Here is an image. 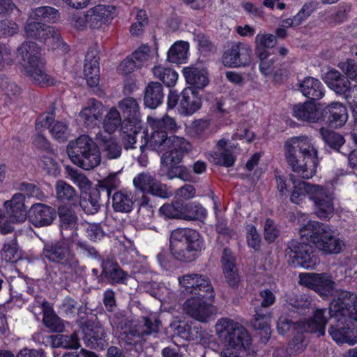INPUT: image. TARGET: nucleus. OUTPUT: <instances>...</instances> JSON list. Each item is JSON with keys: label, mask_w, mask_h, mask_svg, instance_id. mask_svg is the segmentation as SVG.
Masks as SVG:
<instances>
[{"label": "nucleus", "mask_w": 357, "mask_h": 357, "mask_svg": "<svg viewBox=\"0 0 357 357\" xmlns=\"http://www.w3.org/2000/svg\"><path fill=\"white\" fill-rule=\"evenodd\" d=\"M328 316L333 320L328 333L334 341L351 345L357 343V335L350 326L354 321H357L356 294L346 291L338 292L329 310H317L314 317L303 324L304 331L324 335Z\"/></svg>", "instance_id": "f257e3e1"}, {"label": "nucleus", "mask_w": 357, "mask_h": 357, "mask_svg": "<svg viewBox=\"0 0 357 357\" xmlns=\"http://www.w3.org/2000/svg\"><path fill=\"white\" fill-rule=\"evenodd\" d=\"M284 150L287 162L299 176L309 179L315 174L319 160L311 138L305 135L291 137L285 142Z\"/></svg>", "instance_id": "f03ea898"}, {"label": "nucleus", "mask_w": 357, "mask_h": 357, "mask_svg": "<svg viewBox=\"0 0 357 357\" xmlns=\"http://www.w3.org/2000/svg\"><path fill=\"white\" fill-rule=\"evenodd\" d=\"M215 330L223 345L220 357H244L252 340L243 325L229 318H221L217 321Z\"/></svg>", "instance_id": "7ed1b4c3"}, {"label": "nucleus", "mask_w": 357, "mask_h": 357, "mask_svg": "<svg viewBox=\"0 0 357 357\" xmlns=\"http://www.w3.org/2000/svg\"><path fill=\"white\" fill-rule=\"evenodd\" d=\"M301 239L313 243L316 248L324 255L339 254L345 246L335 229L328 225L310 221L299 229Z\"/></svg>", "instance_id": "20e7f679"}, {"label": "nucleus", "mask_w": 357, "mask_h": 357, "mask_svg": "<svg viewBox=\"0 0 357 357\" xmlns=\"http://www.w3.org/2000/svg\"><path fill=\"white\" fill-rule=\"evenodd\" d=\"M204 249V241L197 231L178 228L171 232L169 250L176 260L187 263L194 261Z\"/></svg>", "instance_id": "39448f33"}, {"label": "nucleus", "mask_w": 357, "mask_h": 357, "mask_svg": "<svg viewBox=\"0 0 357 357\" xmlns=\"http://www.w3.org/2000/svg\"><path fill=\"white\" fill-rule=\"evenodd\" d=\"M40 50L33 42L24 43L17 49V56L21 57V65L31 81L39 86L54 85V77L47 73L45 63L39 57Z\"/></svg>", "instance_id": "423d86ee"}, {"label": "nucleus", "mask_w": 357, "mask_h": 357, "mask_svg": "<svg viewBox=\"0 0 357 357\" xmlns=\"http://www.w3.org/2000/svg\"><path fill=\"white\" fill-rule=\"evenodd\" d=\"M67 152L73 163L85 170L93 169L101 162L98 146L87 135H81L70 142Z\"/></svg>", "instance_id": "0eeeda50"}, {"label": "nucleus", "mask_w": 357, "mask_h": 357, "mask_svg": "<svg viewBox=\"0 0 357 357\" xmlns=\"http://www.w3.org/2000/svg\"><path fill=\"white\" fill-rule=\"evenodd\" d=\"M43 253L46 259L59 264L66 273H81L82 268L71 252L68 242L61 241L45 245Z\"/></svg>", "instance_id": "6e6552de"}, {"label": "nucleus", "mask_w": 357, "mask_h": 357, "mask_svg": "<svg viewBox=\"0 0 357 357\" xmlns=\"http://www.w3.org/2000/svg\"><path fill=\"white\" fill-rule=\"evenodd\" d=\"M27 38L38 40L51 49L68 50V46L63 42L60 32L54 26L33 20H28L24 26Z\"/></svg>", "instance_id": "1a4fd4ad"}, {"label": "nucleus", "mask_w": 357, "mask_h": 357, "mask_svg": "<svg viewBox=\"0 0 357 357\" xmlns=\"http://www.w3.org/2000/svg\"><path fill=\"white\" fill-rule=\"evenodd\" d=\"M215 295L192 296L183 304V310L190 317L200 321L208 322L216 314Z\"/></svg>", "instance_id": "9d476101"}, {"label": "nucleus", "mask_w": 357, "mask_h": 357, "mask_svg": "<svg viewBox=\"0 0 357 357\" xmlns=\"http://www.w3.org/2000/svg\"><path fill=\"white\" fill-rule=\"evenodd\" d=\"M310 200L316 208V213L321 219L329 218L333 213L334 196L332 190L325 185L311 184Z\"/></svg>", "instance_id": "9b49d317"}, {"label": "nucleus", "mask_w": 357, "mask_h": 357, "mask_svg": "<svg viewBox=\"0 0 357 357\" xmlns=\"http://www.w3.org/2000/svg\"><path fill=\"white\" fill-rule=\"evenodd\" d=\"M192 151L191 144L185 138L176 135H171L168 149L162 153L161 163L162 165L171 168L178 165L185 155Z\"/></svg>", "instance_id": "f8f14e48"}, {"label": "nucleus", "mask_w": 357, "mask_h": 357, "mask_svg": "<svg viewBox=\"0 0 357 357\" xmlns=\"http://www.w3.org/2000/svg\"><path fill=\"white\" fill-rule=\"evenodd\" d=\"M178 280L186 292L192 294V296L215 295L211 282L206 275L190 273L179 277Z\"/></svg>", "instance_id": "ddd939ff"}, {"label": "nucleus", "mask_w": 357, "mask_h": 357, "mask_svg": "<svg viewBox=\"0 0 357 357\" xmlns=\"http://www.w3.org/2000/svg\"><path fill=\"white\" fill-rule=\"evenodd\" d=\"M137 190L142 192L151 194L160 198H167L172 195L167 186L157 180L148 172L138 174L132 180Z\"/></svg>", "instance_id": "4468645a"}, {"label": "nucleus", "mask_w": 357, "mask_h": 357, "mask_svg": "<svg viewBox=\"0 0 357 357\" xmlns=\"http://www.w3.org/2000/svg\"><path fill=\"white\" fill-rule=\"evenodd\" d=\"M289 248L293 263L305 269H313L318 264L317 257L313 254L310 245L304 243L291 241Z\"/></svg>", "instance_id": "2eb2a0df"}, {"label": "nucleus", "mask_w": 357, "mask_h": 357, "mask_svg": "<svg viewBox=\"0 0 357 357\" xmlns=\"http://www.w3.org/2000/svg\"><path fill=\"white\" fill-rule=\"evenodd\" d=\"M301 284L314 289L322 296L333 295L335 282L326 273L300 274Z\"/></svg>", "instance_id": "dca6fc26"}, {"label": "nucleus", "mask_w": 357, "mask_h": 357, "mask_svg": "<svg viewBox=\"0 0 357 357\" xmlns=\"http://www.w3.org/2000/svg\"><path fill=\"white\" fill-rule=\"evenodd\" d=\"M252 50L244 43H238L233 45L222 56L225 66L240 67L248 65L251 61Z\"/></svg>", "instance_id": "f3484780"}, {"label": "nucleus", "mask_w": 357, "mask_h": 357, "mask_svg": "<svg viewBox=\"0 0 357 357\" xmlns=\"http://www.w3.org/2000/svg\"><path fill=\"white\" fill-rule=\"evenodd\" d=\"M86 11L88 26L91 29H100L114 18L115 8L110 5L98 4Z\"/></svg>", "instance_id": "a211bd4d"}, {"label": "nucleus", "mask_w": 357, "mask_h": 357, "mask_svg": "<svg viewBox=\"0 0 357 357\" xmlns=\"http://www.w3.org/2000/svg\"><path fill=\"white\" fill-rule=\"evenodd\" d=\"M55 218L54 208L43 204H35L29 213V220L35 227H42L50 225Z\"/></svg>", "instance_id": "6ab92c4d"}, {"label": "nucleus", "mask_w": 357, "mask_h": 357, "mask_svg": "<svg viewBox=\"0 0 357 357\" xmlns=\"http://www.w3.org/2000/svg\"><path fill=\"white\" fill-rule=\"evenodd\" d=\"M42 128H49L52 135L57 139L65 140L68 136V126L63 122L54 121L52 113L42 115L37 119L36 130L39 131Z\"/></svg>", "instance_id": "aec40b11"}, {"label": "nucleus", "mask_w": 357, "mask_h": 357, "mask_svg": "<svg viewBox=\"0 0 357 357\" xmlns=\"http://www.w3.org/2000/svg\"><path fill=\"white\" fill-rule=\"evenodd\" d=\"M61 221V232L63 238L75 241L78 227V218L74 211L62 208L59 211Z\"/></svg>", "instance_id": "412c9836"}, {"label": "nucleus", "mask_w": 357, "mask_h": 357, "mask_svg": "<svg viewBox=\"0 0 357 357\" xmlns=\"http://www.w3.org/2000/svg\"><path fill=\"white\" fill-rule=\"evenodd\" d=\"M327 86L337 93L344 94L346 92H354L357 84L351 86L350 81L335 69L328 70L324 77Z\"/></svg>", "instance_id": "4be33fe9"}, {"label": "nucleus", "mask_w": 357, "mask_h": 357, "mask_svg": "<svg viewBox=\"0 0 357 357\" xmlns=\"http://www.w3.org/2000/svg\"><path fill=\"white\" fill-rule=\"evenodd\" d=\"M104 106L96 99H90L86 106L80 111L79 116L85 126L93 128L102 118Z\"/></svg>", "instance_id": "5701e85b"}, {"label": "nucleus", "mask_w": 357, "mask_h": 357, "mask_svg": "<svg viewBox=\"0 0 357 357\" xmlns=\"http://www.w3.org/2000/svg\"><path fill=\"white\" fill-rule=\"evenodd\" d=\"M84 333V341L87 347L94 349H102L106 345L105 332L101 326L93 328L89 323L82 327Z\"/></svg>", "instance_id": "b1692460"}, {"label": "nucleus", "mask_w": 357, "mask_h": 357, "mask_svg": "<svg viewBox=\"0 0 357 357\" xmlns=\"http://www.w3.org/2000/svg\"><path fill=\"white\" fill-rule=\"evenodd\" d=\"M84 75L87 84L96 86L100 81L99 58L96 50L88 51L84 66Z\"/></svg>", "instance_id": "393cba45"}, {"label": "nucleus", "mask_w": 357, "mask_h": 357, "mask_svg": "<svg viewBox=\"0 0 357 357\" xmlns=\"http://www.w3.org/2000/svg\"><path fill=\"white\" fill-rule=\"evenodd\" d=\"M196 208L197 211L200 213V215L198 214L195 216L185 215L183 211V205L179 202L162 205L160 208V213L164 216L165 218L184 219L187 220H192L206 215V210L202 206H196Z\"/></svg>", "instance_id": "a878e982"}, {"label": "nucleus", "mask_w": 357, "mask_h": 357, "mask_svg": "<svg viewBox=\"0 0 357 357\" xmlns=\"http://www.w3.org/2000/svg\"><path fill=\"white\" fill-rule=\"evenodd\" d=\"M153 132L151 136L146 139L145 137V144L140 145L139 148L142 151L144 146L155 151L158 153H165L168 149V145L170 143L171 136H168L165 130L161 129H152Z\"/></svg>", "instance_id": "bb28decb"}, {"label": "nucleus", "mask_w": 357, "mask_h": 357, "mask_svg": "<svg viewBox=\"0 0 357 357\" xmlns=\"http://www.w3.org/2000/svg\"><path fill=\"white\" fill-rule=\"evenodd\" d=\"M119 107L125 118L123 123L142 124L139 103L136 99L127 97L119 101Z\"/></svg>", "instance_id": "cd10ccee"}, {"label": "nucleus", "mask_w": 357, "mask_h": 357, "mask_svg": "<svg viewBox=\"0 0 357 357\" xmlns=\"http://www.w3.org/2000/svg\"><path fill=\"white\" fill-rule=\"evenodd\" d=\"M324 114L329 125L338 128L342 126L348 119L346 107L340 102H333L324 109Z\"/></svg>", "instance_id": "c85d7f7f"}, {"label": "nucleus", "mask_w": 357, "mask_h": 357, "mask_svg": "<svg viewBox=\"0 0 357 357\" xmlns=\"http://www.w3.org/2000/svg\"><path fill=\"white\" fill-rule=\"evenodd\" d=\"M24 196L22 193L15 194L12 199L5 202L10 219L13 222H22L26 218Z\"/></svg>", "instance_id": "c756f323"}, {"label": "nucleus", "mask_w": 357, "mask_h": 357, "mask_svg": "<svg viewBox=\"0 0 357 357\" xmlns=\"http://www.w3.org/2000/svg\"><path fill=\"white\" fill-rule=\"evenodd\" d=\"M183 74L187 83L197 89H204L208 83L206 69L196 66H188L183 69Z\"/></svg>", "instance_id": "7c9ffc66"}, {"label": "nucleus", "mask_w": 357, "mask_h": 357, "mask_svg": "<svg viewBox=\"0 0 357 357\" xmlns=\"http://www.w3.org/2000/svg\"><path fill=\"white\" fill-rule=\"evenodd\" d=\"M293 116L298 120L314 123L319 119L317 107L313 101H306L293 107Z\"/></svg>", "instance_id": "2f4dec72"}, {"label": "nucleus", "mask_w": 357, "mask_h": 357, "mask_svg": "<svg viewBox=\"0 0 357 357\" xmlns=\"http://www.w3.org/2000/svg\"><path fill=\"white\" fill-rule=\"evenodd\" d=\"M298 89L304 96L312 100H319L324 95L323 84L312 77H307L299 83Z\"/></svg>", "instance_id": "473e14b6"}, {"label": "nucleus", "mask_w": 357, "mask_h": 357, "mask_svg": "<svg viewBox=\"0 0 357 357\" xmlns=\"http://www.w3.org/2000/svg\"><path fill=\"white\" fill-rule=\"evenodd\" d=\"M121 130L122 140L126 149H135L137 137L140 135L142 138L146 135L145 130H142V124L123 123Z\"/></svg>", "instance_id": "72a5a7b5"}, {"label": "nucleus", "mask_w": 357, "mask_h": 357, "mask_svg": "<svg viewBox=\"0 0 357 357\" xmlns=\"http://www.w3.org/2000/svg\"><path fill=\"white\" fill-rule=\"evenodd\" d=\"M179 107L182 114L191 115L200 108V99L191 89H184L181 93Z\"/></svg>", "instance_id": "f704fd0d"}, {"label": "nucleus", "mask_w": 357, "mask_h": 357, "mask_svg": "<svg viewBox=\"0 0 357 357\" xmlns=\"http://www.w3.org/2000/svg\"><path fill=\"white\" fill-rule=\"evenodd\" d=\"M134 204V197L131 192L122 190L112 196V206L115 211L129 213Z\"/></svg>", "instance_id": "c9c22d12"}, {"label": "nucleus", "mask_w": 357, "mask_h": 357, "mask_svg": "<svg viewBox=\"0 0 357 357\" xmlns=\"http://www.w3.org/2000/svg\"><path fill=\"white\" fill-rule=\"evenodd\" d=\"M163 99L162 87L158 82H152L145 89L144 104L146 107L154 109L160 105Z\"/></svg>", "instance_id": "e433bc0d"}, {"label": "nucleus", "mask_w": 357, "mask_h": 357, "mask_svg": "<svg viewBox=\"0 0 357 357\" xmlns=\"http://www.w3.org/2000/svg\"><path fill=\"white\" fill-rule=\"evenodd\" d=\"M225 275L230 286L234 287L238 282V275L234 264V259L230 250L225 249L222 257Z\"/></svg>", "instance_id": "4c0bfd02"}, {"label": "nucleus", "mask_w": 357, "mask_h": 357, "mask_svg": "<svg viewBox=\"0 0 357 357\" xmlns=\"http://www.w3.org/2000/svg\"><path fill=\"white\" fill-rule=\"evenodd\" d=\"M29 20H36L37 22H54L59 15L56 9L50 6L38 7L29 12Z\"/></svg>", "instance_id": "58836bf2"}, {"label": "nucleus", "mask_w": 357, "mask_h": 357, "mask_svg": "<svg viewBox=\"0 0 357 357\" xmlns=\"http://www.w3.org/2000/svg\"><path fill=\"white\" fill-rule=\"evenodd\" d=\"M189 44L184 41L176 42L167 52V60L174 63H185L188 59Z\"/></svg>", "instance_id": "ea45409f"}, {"label": "nucleus", "mask_w": 357, "mask_h": 357, "mask_svg": "<svg viewBox=\"0 0 357 357\" xmlns=\"http://www.w3.org/2000/svg\"><path fill=\"white\" fill-rule=\"evenodd\" d=\"M97 139L107 158L116 159L120 157L121 147L114 137L100 134Z\"/></svg>", "instance_id": "a19ab883"}, {"label": "nucleus", "mask_w": 357, "mask_h": 357, "mask_svg": "<svg viewBox=\"0 0 357 357\" xmlns=\"http://www.w3.org/2000/svg\"><path fill=\"white\" fill-rule=\"evenodd\" d=\"M102 277L109 279L112 283H126L128 275L123 271L116 263L106 262L103 264Z\"/></svg>", "instance_id": "79ce46f5"}, {"label": "nucleus", "mask_w": 357, "mask_h": 357, "mask_svg": "<svg viewBox=\"0 0 357 357\" xmlns=\"http://www.w3.org/2000/svg\"><path fill=\"white\" fill-rule=\"evenodd\" d=\"M291 180L294 184V189L290 197L291 202L296 204H301L306 198L310 199L311 183L305 181L296 182L294 176H291Z\"/></svg>", "instance_id": "37998d69"}, {"label": "nucleus", "mask_w": 357, "mask_h": 357, "mask_svg": "<svg viewBox=\"0 0 357 357\" xmlns=\"http://www.w3.org/2000/svg\"><path fill=\"white\" fill-rule=\"evenodd\" d=\"M152 73L155 78L162 82L168 87L174 86L178 77V75L175 70L161 65L154 66L152 68Z\"/></svg>", "instance_id": "c03bdc74"}, {"label": "nucleus", "mask_w": 357, "mask_h": 357, "mask_svg": "<svg viewBox=\"0 0 357 357\" xmlns=\"http://www.w3.org/2000/svg\"><path fill=\"white\" fill-rule=\"evenodd\" d=\"M42 310L44 311V324L53 332H62L65 329L63 321L57 315L47 311L49 304L47 301H43L40 303Z\"/></svg>", "instance_id": "a18cd8bd"}, {"label": "nucleus", "mask_w": 357, "mask_h": 357, "mask_svg": "<svg viewBox=\"0 0 357 357\" xmlns=\"http://www.w3.org/2000/svg\"><path fill=\"white\" fill-rule=\"evenodd\" d=\"M122 123V119L119 110L113 107L106 113L102 121L104 130L108 134L114 133Z\"/></svg>", "instance_id": "49530a36"}, {"label": "nucleus", "mask_w": 357, "mask_h": 357, "mask_svg": "<svg viewBox=\"0 0 357 357\" xmlns=\"http://www.w3.org/2000/svg\"><path fill=\"white\" fill-rule=\"evenodd\" d=\"M0 88L6 98L7 104L12 103L14 100L19 98L22 94L21 88L6 77L1 78Z\"/></svg>", "instance_id": "de8ad7c7"}, {"label": "nucleus", "mask_w": 357, "mask_h": 357, "mask_svg": "<svg viewBox=\"0 0 357 357\" xmlns=\"http://www.w3.org/2000/svg\"><path fill=\"white\" fill-rule=\"evenodd\" d=\"M147 122L151 129H162L165 128L166 130L176 132L179 126H178L175 119L170 117L167 114H165L162 118H156L152 116H149L147 117Z\"/></svg>", "instance_id": "09e8293b"}, {"label": "nucleus", "mask_w": 357, "mask_h": 357, "mask_svg": "<svg viewBox=\"0 0 357 357\" xmlns=\"http://www.w3.org/2000/svg\"><path fill=\"white\" fill-rule=\"evenodd\" d=\"M56 195L63 201L77 202L78 195L75 188L66 181L59 180L55 185Z\"/></svg>", "instance_id": "8fccbe9b"}, {"label": "nucleus", "mask_w": 357, "mask_h": 357, "mask_svg": "<svg viewBox=\"0 0 357 357\" xmlns=\"http://www.w3.org/2000/svg\"><path fill=\"white\" fill-rule=\"evenodd\" d=\"M55 347H61L66 349H78L80 347L79 338L77 333L72 334H58L52 338Z\"/></svg>", "instance_id": "3c124183"}, {"label": "nucleus", "mask_w": 357, "mask_h": 357, "mask_svg": "<svg viewBox=\"0 0 357 357\" xmlns=\"http://www.w3.org/2000/svg\"><path fill=\"white\" fill-rule=\"evenodd\" d=\"M159 321L148 317L143 318V324L137 329H132L130 334L134 337H141L144 335H149L158 331Z\"/></svg>", "instance_id": "603ef678"}, {"label": "nucleus", "mask_w": 357, "mask_h": 357, "mask_svg": "<svg viewBox=\"0 0 357 357\" xmlns=\"http://www.w3.org/2000/svg\"><path fill=\"white\" fill-rule=\"evenodd\" d=\"M100 191L97 189L93 190L89 194V198L80 201V206L86 213L94 214L100 208Z\"/></svg>", "instance_id": "864d4df0"}, {"label": "nucleus", "mask_w": 357, "mask_h": 357, "mask_svg": "<svg viewBox=\"0 0 357 357\" xmlns=\"http://www.w3.org/2000/svg\"><path fill=\"white\" fill-rule=\"evenodd\" d=\"M68 178L81 190L86 191L91 186V181L85 174L70 167H66Z\"/></svg>", "instance_id": "5fc2aeb1"}, {"label": "nucleus", "mask_w": 357, "mask_h": 357, "mask_svg": "<svg viewBox=\"0 0 357 357\" xmlns=\"http://www.w3.org/2000/svg\"><path fill=\"white\" fill-rule=\"evenodd\" d=\"M271 316L269 314H263L259 312L257 307H255V314L252 320V326L257 330L264 331L265 335L269 337L271 330L269 327V322Z\"/></svg>", "instance_id": "6e6d98bb"}, {"label": "nucleus", "mask_w": 357, "mask_h": 357, "mask_svg": "<svg viewBox=\"0 0 357 357\" xmlns=\"http://www.w3.org/2000/svg\"><path fill=\"white\" fill-rule=\"evenodd\" d=\"M320 134L325 143L334 149L340 148L344 142L341 135L332 130L322 128L320 129Z\"/></svg>", "instance_id": "4d7b16f0"}, {"label": "nucleus", "mask_w": 357, "mask_h": 357, "mask_svg": "<svg viewBox=\"0 0 357 357\" xmlns=\"http://www.w3.org/2000/svg\"><path fill=\"white\" fill-rule=\"evenodd\" d=\"M2 257L7 262H14L20 258L17 244L14 241L4 244L2 249Z\"/></svg>", "instance_id": "13d9d810"}, {"label": "nucleus", "mask_w": 357, "mask_h": 357, "mask_svg": "<svg viewBox=\"0 0 357 357\" xmlns=\"http://www.w3.org/2000/svg\"><path fill=\"white\" fill-rule=\"evenodd\" d=\"M138 66L140 67L152 59L150 47L147 45H142L130 56Z\"/></svg>", "instance_id": "bf43d9fd"}, {"label": "nucleus", "mask_w": 357, "mask_h": 357, "mask_svg": "<svg viewBox=\"0 0 357 357\" xmlns=\"http://www.w3.org/2000/svg\"><path fill=\"white\" fill-rule=\"evenodd\" d=\"M339 68L347 75L349 80L355 81L357 83V64L351 59H347L344 62L338 63Z\"/></svg>", "instance_id": "052dcab7"}, {"label": "nucleus", "mask_w": 357, "mask_h": 357, "mask_svg": "<svg viewBox=\"0 0 357 357\" xmlns=\"http://www.w3.org/2000/svg\"><path fill=\"white\" fill-rule=\"evenodd\" d=\"M210 122L208 120H196L188 127L187 132L191 137H199L208 128Z\"/></svg>", "instance_id": "680f3d73"}, {"label": "nucleus", "mask_w": 357, "mask_h": 357, "mask_svg": "<svg viewBox=\"0 0 357 357\" xmlns=\"http://www.w3.org/2000/svg\"><path fill=\"white\" fill-rule=\"evenodd\" d=\"M68 21L75 29L84 30L88 26L87 11L84 14L73 13L69 16Z\"/></svg>", "instance_id": "e2e57ef3"}, {"label": "nucleus", "mask_w": 357, "mask_h": 357, "mask_svg": "<svg viewBox=\"0 0 357 357\" xmlns=\"http://www.w3.org/2000/svg\"><path fill=\"white\" fill-rule=\"evenodd\" d=\"M276 42V36L272 34L258 33L255 37L257 50L271 48L275 45Z\"/></svg>", "instance_id": "0e129e2a"}, {"label": "nucleus", "mask_w": 357, "mask_h": 357, "mask_svg": "<svg viewBox=\"0 0 357 357\" xmlns=\"http://www.w3.org/2000/svg\"><path fill=\"white\" fill-rule=\"evenodd\" d=\"M280 231L274 222L271 219H267L264 226V238L269 243L273 242L278 236Z\"/></svg>", "instance_id": "69168bd1"}, {"label": "nucleus", "mask_w": 357, "mask_h": 357, "mask_svg": "<svg viewBox=\"0 0 357 357\" xmlns=\"http://www.w3.org/2000/svg\"><path fill=\"white\" fill-rule=\"evenodd\" d=\"M306 343L302 334H298L289 344L287 352L289 355H296L304 351Z\"/></svg>", "instance_id": "338daca9"}, {"label": "nucleus", "mask_w": 357, "mask_h": 357, "mask_svg": "<svg viewBox=\"0 0 357 357\" xmlns=\"http://www.w3.org/2000/svg\"><path fill=\"white\" fill-rule=\"evenodd\" d=\"M120 181L116 174H111L100 183V188L105 190L108 196L110 195L112 190L119 188Z\"/></svg>", "instance_id": "774afa93"}]
</instances>
